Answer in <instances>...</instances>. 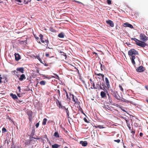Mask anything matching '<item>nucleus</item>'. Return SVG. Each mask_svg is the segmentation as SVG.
Masks as SVG:
<instances>
[{
	"instance_id": "nucleus-63",
	"label": "nucleus",
	"mask_w": 148,
	"mask_h": 148,
	"mask_svg": "<svg viewBox=\"0 0 148 148\" xmlns=\"http://www.w3.org/2000/svg\"><path fill=\"white\" fill-rule=\"evenodd\" d=\"M81 112H82V113L83 114H84L85 115V114L84 113V112H83V110L82 109V110H81Z\"/></svg>"
},
{
	"instance_id": "nucleus-54",
	"label": "nucleus",
	"mask_w": 148,
	"mask_h": 148,
	"mask_svg": "<svg viewBox=\"0 0 148 148\" xmlns=\"http://www.w3.org/2000/svg\"><path fill=\"white\" fill-rule=\"evenodd\" d=\"M17 95L19 97H21V96L20 95V94L17 93Z\"/></svg>"
},
{
	"instance_id": "nucleus-53",
	"label": "nucleus",
	"mask_w": 148,
	"mask_h": 148,
	"mask_svg": "<svg viewBox=\"0 0 148 148\" xmlns=\"http://www.w3.org/2000/svg\"><path fill=\"white\" fill-rule=\"evenodd\" d=\"M32 138H34V139H40V138H36V137H32Z\"/></svg>"
},
{
	"instance_id": "nucleus-49",
	"label": "nucleus",
	"mask_w": 148,
	"mask_h": 148,
	"mask_svg": "<svg viewBox=\"0 0 148 148\" xmlns=\"http://www.w3.org/2000/svg\"><path fill=\"white\" fill-rule=\"evenodd\" d=\"M101 76L102 77L103 80L104 78V75L102 74Z\"/></svg>"
},
{
	"instance_id": "nucleus-58",
	"label": "nucleus",
	"mask_w": 148,
	"mask_h": 148,
	"mask_svg": "<svg viewBox=\"0 0 148 148\" xmlns=\"http://www.w3.org/2000/svg\"><path fill=\"white\" fill-rule=\"evenodd\" d=\"M64 90L65 91L66 95H68V93L64 89Z\"/></svg>"
},
{
	"instance_id": "nucleus-55",
	"label": "nucleus",
	"mask_w": 148,
	"mask_h": 148,
	"mask_svg": "<svg viewBox=\"0 0 148 148\" xmlns=\"http://www.w3.org/2000/svg\"><path fill=\"white\" fill-rule=\"evenodd\" d=\"M129 129H130V130H132V129H133V128H132V129L131 128V127H130V126L129 127H128Z\"/></svg>"
},
{
	"instance_id": "nucleus-23",
	"label": "nucleus",
	"mask_w": 148,
	"mask_h": 148,
	"mask_svg": "<svg viewBox=\"0 0 148 148\" xmlns=\"http://www.w3.org/2000/svg\"><path fill=\"white\" fill-rule=\"evenodd\" d=\"M135 58V56H132L131 57V60L132 62V64H135V62L134 60Z\"/></svg>"
},
{
	"instance_id": "nucleus-3",
	"label": "nucleus",
	"mask_w": 148,
	"mask_h": 148,
	"mask_svg": "<svg viewBox=\"0 0 148 148\" xmlns=\"http://www.w3.org/2000/svg\"><path fill=\"white\" fill-rule=\"evenodd\" d=\"M40 39L41 42L45 44V46L46 47V48H49L48 47V44H49V41L48 39L45 38H43V36L42 34H40L39 35Z\"/></svg>"
},
{
	"instance_id": "nucleus-5",
	"label": "nucleus",
	"mask_w": 148,
	"mask_h": 148,
	"mask_svg": "<svg viewBox=\"0 0 148 148\" xmlns=\"http://www.w3.org/2000/svg\"><path fill=\"white\" fill-rule=\"evenodd\" d=\"M101 84L100 82H98L97 83H96V89H101L104 90L105 88H103L101 86Z\"/></svg>"
},
{
	"instance_id": "nucleus-33",
	"label": "nucleus",
	"mask_w": 148,
	"mask_h": 148,
	"mask_svg": "<svg viewBox=\"0 0 148 148\" xmlns=\"http://www.w3.org/2000/svg\"><path fill=\"white\" fill-rule=\"evenodd\" d=\"M102 74H101V73H95V75H97V76H101L102 75Z\"/></svg>"
},
{
	"instance_id": "nucleus-35",
	"label": "nucleus",
	"mask_w": 148,
	"mask_h": 148,
	"mask_svg": "<svg viewBox=\"0 0 148 148\" xmlns=\"http://www.w3.org/2000/svg\"><path fill=\"white\" fill-rule=\"evenodd\" d=\"M119 87L120 88V89L121 90V91L122 92L123 91V88L122 86L120 85H119Z\"/></svg>"
},
{
	"instance_id": "nucleus-29",
	"label": "nucleus",
	"mask_w": 148,
	"mask_h": 148,
	"mask_svg": "<svg viewBox=\"0 0 148 148\" xmlns=\"http://www.w3.org/2000/svg\"><path fill=\"white\" fill-rule=\"evenodd\" d=\"M47 119L46 118H44L42 124L43 125H45L46 124V123L47 121Z\"/></svg>"
},
{
	"instance_id": "nucleus-45",
	"label": "nucleus",
	"mask_w": 148,
	"mask_h": 148,
	"mask_svg": "<svg viewBox=\"0 0 148 148\" xmlns=\"http://www.w3.org/2000/svg\"><path fill=\"white\" fill-rule=\"evenodd\" d=\"M15 1H16V2L18 3H21V0H15Z\"/></svg>"
},
{
	"instance_id": "nucleus-10",
	"label": "nucleus",
	"mask_w": 148,
	"mask_h": 148,
	"mask_svg": "<svg viewBox=\"0 0 148 148\" xmlns=\"http://www.w3.org/2000/svg\"><path fill=\"white\" fill-rule=\"evenodd\" d=\"M106 22L111 27H112L114 26V24L112 21L109 20L106 21Z\"/></svg>"
},
{
	"instance_id": "nucleus-14",
	"label": "nucleus",
	"mask_w": 148,
	"mask_h": 148,
	"mask_svg": "<svg viewBox=\"0 0 148 148\" xmlns=\"http://www.w3.org/2000/svg\"><path fill=\"white\" fill-rule=\"evenodd\" d=\"M27 114L29 116V119L30 121H32V111L31 112H28Z\"/></svg>"
},
{
	"instance_id": "nucleus-25",
	"label": "nucleus",
	"mask_w": 148,
	"mask_h": 148,
	"mask_svg": "<svg viewBox=\"0 0 148 148\" xmlns=\"http://www.w3.org/2000/svg\"><path fill=\"white\" fill-rule=\"evenodd\" d=\"M58 36L60 38H64V34L63 32H61L58 35Z\"/></svg>"
},
{
	"instance_id": "nucleus-1",
	"label": "nucleus",
	"mask_w": 148,
	"mask_h": 148,
	"mask_svg": "<svg viewBox=\"0 0 148 148\" xmlns=\"http://www.w3.org/2000/svg\"><path fill=\"white\" fill-rule=\"evenodd\" d=\"M140 40L135 38H132L131 39L136 42V44L138 46L142 47H144L147 46V44L145 43L148 40V37L146 36L144 34L141 33L140 35Z\"/></svg>"
},
{
	"instance_id": "nucleus-19",
	"label": "nucleus",
	"mask_w": 148,
	"mask_h": 148,
	"mask_svg": "<svg viewBox=\"0 0 148 148\" xmlns=\"http://www.w3.org/2000/svg\"><path fill=\"white\" fill-rule=\"evenodd\" d=\"M64 110L66 111V116H67V117L68 118H69V111L68 109V108H66V107H65V108H64Z\"/></svg>"
},
{
	"instance_id": "nucleus-26",
	"label": "nucleus",
	"mask_w": 148,
	"mask_h": 148,
	"mask_svg": "<svg viewBox=\"0 0 148 148\" xmlns=\"http://www.w3.org/2000/svg\"><path fill=\"white\" fill-rule=\"evenodd\" d=\"M60 147V145L56 144L52 145V148H58Z\"/></svg>"
},
{
	"instance_id": "nucleus-56",
	"label": "nucleus",
	"mask_w": 148,
	"mask_h": 148,
	"mask_svg": "<svg viewBox=\"0 0 148 148\" xmlns=\"http://www.w3.org/2000/svg\"><path fill=\"white\" fill-rule=\"evenodd\" d=\"M39 60L40 62L41 63H42L43 64H44V63H43L42 60H41V59H40V60Z\"/></svg>"
},
{
	"instance_id": "nucleus-32",
	"label": "nucleus",
	"mask_w": 148,
	"mask_h": 148,
	"mask_svg": "<svg viewBox=\"0 0 148 148\" xmlns=\"http://www.w3.org/2000/svg\"><path fill=\"white\" fill-rule=\"evenodd\" d=\"M92 86L93 87H91V88L96 89V86L94 82H93V83H92Z\"/></svg>"
},
{
	"instance_id": "nucleus-17",
	"label": "nucleus",
	"mask_w": 148,
	"mask_h": 148,
	"mask_svg": "<svg viewBox=\"0 0 148 148\" xmlns=\"http://www.w3.org/2000/svg\"><path fill=\"white\" fill-rule=\"evenodd\" d=\"M106 109H108L110 111H112L113 108L111 106H105L104 108Z\"/></svg>"
},
{
	"instance_id": "nucleus-52",
	"label": "nucleus",
	"mask_w": 148,
	"mask_h": 148,
	"mask_svg": "<svg viewBox=\"0 0 148 148\" xmlns=\"http://www.w3.org/2000/svg\"><path fill=\"white\" fill-rule=\"evenodd\" d=\"M2 79V78L1 77H0V83L2 82L1 79Z\"/></svg>"
},
{
	"instance_id": "nucleus-41",
	"label": "nucleus",
	"mask_w": 148,
	"mask_h": 148,
	"mask_svg": "<svg viewBox=\"0 0 148 148\" xmlns=\"http://www.w3.org/2000/svg\"><path fill=\"white\" fill-rule=\"evenodd\" d=\"M39 123H37L35 126H36V128H37L39 126Z\"/></svg>"
},
{
	"instance_id": "nucleus-62",
	"label": "nucleus",
	"mask_w": 148,
	"mask_h": 148,
	"mask_svg": "<svg viewBox=\"0 0 148 148\" xmlns=\"http://www.w3.org/2000/svg\"><path fill=\"white\" fill-rule=\"evenodd\" d=\"M44 65L45 66H48V64H44Z\"/></svg>"
},
{
	"instance_id": "nucleus-59",
	"label": "nucleus",
	"mask_w": 148,
	"mask_h": 148,
	"mask_svg": "<svg viewBox=\"0 0 148 148\" xmlns=\"http://www.w3.org/2000/svg\"><path fill=\"white\" fill-rule=\"evenodd\" d=\"M75 2H77V3H81V4H82V3L80 2H79V1H75Z\"/></svg>"
},
{
	"instance_id": "nucleus-8",
	"label": "nucleus",
	"mask_w": 148,
	"mask_h": 148,
	"mask_svg": "<svg viewBox=\"0 0 148 148\" xmlns=\"http://www.w3.org/2000/svg\"><path fill=\"white\" fill-rule=\"evenodd\" d=\"M16 71L18 72H19L22 73H23L24 72V68L23 67H21L17 68L16 69Z\"/></svg>"
},
{
	"instance_id": "nucleus-64",
	"label": "nucleus",
	"mask_w": 148,
	"mask_h": 148,
	"mask_svg": "<svg viewBox=\"0 0 148 148\" xmlns=\"http://www.w3.org/2000/svg\"><path fill=\"white\" fill-rule=\"evenodd\" d=\"M103 122L105 124H106V123H107V122L105 121H103Z\"/></svg>"
},
{
	"instance_id": "nucleus-50",
	"label": "nucleus",
	"mask_w": 148,
	"mask_h": 148,
	"mask_svg": "<svg viewBox=\"0 0 148 148\" xmlns=\"http://www.w3.org/2000/svg\"><path fill=\"white\" fill-rule=\"evenodd\" d=\"M143 133L142 132H140V134H139V136H140V137H142V136L143 135Z\"/></svg>"
},
{
	"instance_id": "nucleus-2",
	"label": "nucleus",
	"mask_w": 148,
	"mask_h": 148,
	"mask_svg": "<svg viewBox=\"0 0 148 148\" xmlns=\"http://www.w3.org/2000/svg\"><path fill=\"white\" fill-rule=\"evenodd\" d=\"M111 94L116 99L120 100L121 101H123L127 103H130L133 104L134 102L132 101H130L125 99L123 98L122 99L118 94L117 92L116 91H112Z\"/></svg>"
},
{
	"instance_id": "nucleus-16",
	"label": "nucleus",
	"mask_w": 148,
	"mask_h": 148,
	"mask_svg": "<svg viewBox=\"0 0 148 148\" xmlns=\"http://www.w3.org/2000/svg\"><path fill=\"white\" fill-rule=\"evenodd\" d=\"M100 95L101 98H105L106 97V94L105 92L104 91H101L100 93Z\"/></svg>"
},
{
	"instance_id": "nucleus-34",
	"label": "nucleus",
	"mask_w": 148,
	"mask_h": 148,
	"mask_svg": "<svg viewBox=\"0 0 148 148\" xmlns=\"http://www.w3.org/2000/svg\"><path fill=\"white\" fill-rule=\"evenodd\" d=\"M107 3L109 5L111 4L112 3L111 1L110 0H107Z\"/></svg>"
},
{
	"instance_id": "nucleus-20",
	"label": "nucleus",
	"mask_w": 148,
	"mask_h": 148,
	"mask_svg": "<svg viewBox=\"0 0 148 148\" xmlns=\"http://www.w3.org/2000/svg\"><path fill=\"white\" fill-rule=\"evenodd\" d=\"M107 95L108 97L109 101L110 103H111L112 102L111 96L108 93H107Z\"/></svg>"
},
{
	"instance_id": "nucleus-37",
	"label": "nucleus",
	"mask_w": 148,
	"mask_h": 148,
	"mask_svg": "<svg viewBox=\"0 0 148 148\" xmlns=\"http://www.w3.org/2000/svg\"><path fill=\"white\" fill-rule=\"evenodd\" d=\"M2 131L3 132H7V130L5 127H3L2 129Z\"/></svg>"
},
{
	"instance_id": "nucleus-43",
	"label": "nucleus",
	"mask_w": 148,
	"mask_h": 148,
	"mask_svg": "<svg viewBox=\"0 0 148 148\" xmlns=\"http://www.w3.org/2000/svg\"><path fill=\"white\" fill-rule=\"evenodd\" d=\"M93 54H95V56H96V57H97L98 56V55L97 54V53L95 52H94L93 53Z\"/></svg>"
},
{
	"instance_id": "nucleus-12",
	"label": "nucleus",
	"mask_w": 148,
	"mask_h": 148,
	"mask_svg": "<svg viewBox=\"0 0 148 148\" xmlns=\"http://www.w3.org/2000/svg\"><path fill=\"white\" fill-rule=\"evenodd\" d=\"M144 68L142 66H140L136 69L137 71L139 72H141L144 71Z\"/></svg>"
},
{
	"instance_id": "nucleus-48",
	"label": "nucleus",
	"mask_w": 148,
	"mask_h": 148,
	"mask_svg": "<svg viewBox=\"0 0 148 148\" xmlns=\"http://www.w3.org/2000/svg\"><path fill=\"white\" fill-rule=\"evenodd\" d=\"M10 148H15L14 147V144H12V145L11 146V147H10Z\"/></svg>"
},
{
	"instance_id": "nucleus-42",
	"label": "nucleus",
	"mask_w": 148,
	"mask_h": 148,
	"mask_svg": "<svg viewBox=\"0 0 148 148\" xmlns=\"http://www.w3.org/2000/svg\"><path fill=\"white\" fill-rule=\"evenodd\" d=\"M125 121H126V122L127 123V126L128 127H129L130 126V124L129 123H127V121H128L127 120H126V119H125Z\"/></svg>"
},
{
	"instance_id": "nucleus-30",
	"label": "nucleus",
	"mask_w": 148,
	"mask_h": 148,
	"mask_svg": "<svg viewBox=\"0 0 148 148\" xmlns=\"http://www.w3.org/2000/svg\"><path fill=\"white\" fill-rule=\"evenodd\" d=\"M61 53H62L61 54L62 56L64 57V58L65 59H66L67 58V56L66 55V53H65L64 52H61Z\"/></svg>"
},
{
	"instance_id": "nucleus-15",
	"label": "nucleus",
	"mask_w": 148,
	"mask_h": 148,
	"mask_svg": "<svg viewBox=\"0 0 148 148\" xmlns=\"http://www.w3.org/2000/svg\"><path fill=\"white\" fill-rule=\"evenodd\" d=\"M26 77L24 74H22L21 75L19 79L20 81H22L23 79H26Z\"/></svg>"
},
{
	"instance_id": "nucleus-7",
	"label": "nucleus",
	"mask_w": 148,
	"mask_h": 148,
	"mask_svg": "<svg viewBox=\"0 0 148 148\" xmlns=\"http://www.w3.org/2000/svg\"><path fill=\"white\" fill-rule=\"evenodd\" d=\"M123 26L125 27H129L131 28H133V26L131 24L127 22L123 24Z\"/></svg>"
},
{
	"instance_id": "nucleus-38",
	"label": "nucleus",
	"mask_w": 148,
	"mask_h": 148,
	"mask_svg": "<svg viewBox=\"0 0 148 148\" xmlns=\"http://www.w3.org/2000/svg\"><path fill=\"white\" fill-rule=\"evenodd\" d=\"M84 121L86 122V123H89V122L88 121V120H87V119L86 118H84L83 119Z\"/></svg>"
},
{
	"instance_id": "nucleus-4",
	"label": "nucleus",
	"mask_w": 148,
	"mask_h": 148,
	"mask_svg": "<svg viewBox=\"0 0 148 148\" xmlns=\"http://www.w3.org/2000/svg\"><path fill=\"white\" fill-rule=\"evenodd\" d=\"M138 54V52L134 49H132L128 51L129 55L131 56H134L133 55H137Z\"/></svg>"
},
{
	"instance_id": "nucleus-18",
	"label": "nucleus",
	"mask_w": 148,
	"mask_h": 148,
	"mask_svg": "<svg viewBox=\"0 0 148 148\" xmlns=\"http://www.w3.org/2000/svg\"><path fill=\"white\" fill-rule=\"evenodd\" d=\"M96 128H99V129H103L106 128L105 127H103V125H95L94 126Z\"/></svg>"
},
{
	"instance_id": "nucleus-60",
	"label": "nucleus",
	"mask_w": 148,
	"mask_h": 148,
	"mask_svg": "<svg viewBox=\"0 0 148 148\" xmlns=\"http://www.w3.org/2000/svg\"><path fill=\"white\" fill-rule=\"evenodd\" d=\"M66 97H67V98L69 99H71L69 97L68 95H66Z\"/></svg>"
},
{
	"instance_id": "nucleus-36",
	"label": "nucleus",
	"mask_w": 148,
	"mask_h": 148,
	"mask_svg": "<svg viewBox=\"0 0 148 148\" xmlns=\"http://www.w3.org/2000/svg\"><path fill=\"white\" fill-rule=\"evenodd\" d=\"M35 57L38 60H40V58L39 57V56L38 55H36V56Z\"/></svg>"
},
{
	"instance_id": "nucleus-46",
	"label": "nucleus",
	"mask_w": 148,
	"mask_h": 148,
	"mask_svg": "<svg viewBox=\"0 0 148 148\" xmlns=\"http://www.w3.org/2000/svg\"><path fill=\"white\" fill-rule=\"evenodd\" d=\"M18 92H21V87L20 86L18 87Z\"/></svg>"
},
{
	"instance_id": "nucleus-39",
	"label": "nucleus",
	"mask_w": 148,
	"mask_h": 148,
	"mask_svg": "<svg viewBox=\"0 0 148 148\" xmlns=\"http://www.w3.org/2000/svg\"><path fill=\"white\" fill-rule=\"evenodd\" d=\"M50 30L52 32H54L55 31V29L51 27L50 28Z\"/></svg>"
},
{
	"instance_id": "nucleus-47",
	"label": "nucleus",
	"mask_w": 148,
	"mask_h": 148,
	"mask_svg": "<svg viewBox=\"0 0 148 148\" xmlns=\"http://www.w3.org/2000/svg\"><path fill=\"white\" fill-rule=\"evenodd\" d=\"M45 56L47 57H49V54L48 53H45Z\"/></svg>"
},
{
	"instance_id": "nucleus-6",
	"label": "nucleus",
	"mask_w": 148,
	"mask_h": 148,
	"mask_svg": "<svg viewBox=\"0 0 148 148\" xmlns=\"http://www.w3.org/2000/svg\"><path fill=\"white\" fill-rule=\"evenodd\" d=\"M70 96L71 98H72L73 101L75 102V103L79 104V100L77 98L74 96L73 94H72L70 93Z\"/></svg>"
},
{
	"instance_id": "nucleus-21",
	"label": "nucleus",
	"mask_w": 148,
	"mask_h": 148,
	"mask_svg": "<svg viewBox=\"0 0 148 148\" xmlns=\"http://www.w3.org/2000/svg\"><path fill=\"white\" fill-rule=\"evenodd\" d=\"M10 96L14 99H18L17 97L13 93H11Z\"/></svg>"
},
{
	"instance_id": "nucleus-40",
	"label": "nucleus",
	"mask_w": 148,
	"mask_h": 148,
	"mask_svg": "<svg viewBox=\"0 0 148 148\" xmlns=\"http://www.w3.org/2000/svg\"><path fill=\"white\" fill-rule=\"evenodd\" d=\"M114 142H116L118 143H119L120 142V139H118V140H114Z\"/></svg>"
},
{
	"instance_id": "nucleus-28",
	"label": "nucleus",
	"mask_w": 148,
	"mask_h": 148,
	"mask_svg": "<svg viewBox=\"0 0 148 148\" xmlns=\"http://www.w3.org/2000/svg\"><path fill=\"white\" fill-rule=\"evenodd\" d=\"M54 136L56 138H58L59 137V135L58 132H56L54 134Z\"/></svg>"
},
{
	"instance_id": "nucleus-57",
	"label": "nucleus",
	"mask_w": 148,
	"mask_h": 148,
	"mask_svg": "<svg viewBox=\"0 0 148 148\" xmlns=\"http://www.w3.org/2000/svg\"><path fill=\"white\" fill-rule=\"evenodd\" d=\"M145 87L146 89L148 90V86H145Z\"/></svg>"
},
{
	"instance_id": "nucleus-24",
	"label": "nucleus",
	"mask_w": 148,
	"mask_h": 148,
	"mask_svg": "<svg viewBox=\"0 0 148 148\" xmlns=\"http://www.w3.org/2000/svg\"><path fill=\"white\" fill-rule=\"evenodd\" d=\"M58 102L59 107L60 108H61L63 110H64V108H65V107L64 106H63L62 105V104L60 102L58 101Z\"/></svg>"
},
{
	"instance_id": "nucleus-22",
	"label": "nucleus",
	"mask_w": 148,
	"mask_h": 148,
	"mask_svg": "<svg viewBox=\"0 0 148 148\" xmlns=\"http://www.w3.org/2000/svg\"><path fill=\"white\" fill-rule=\"evenodd\" d=\"M12 73H14V75H16L18 77H19V75H18V71H16V70H14L13 71H12Z\"/></svg>"
},
{
	"instance_id": "nucleus-9",
	"label": "nucleus",
	"mask_w": 148,
	"mask_h": 148,
	"mask_svg": "<svg viewBox=\"0 0 148 148\" xmlns=\"http://www.w3.org/2000/svg\"><path fill=\"white\" fill-rule=\"evenodd\" d=\"M15 60L16 61H18L21 58V56L18 53H15L14 54Z\"/></svg>"
},
{
	"instance_id": "nucleus-27",
	"label": "nucleus",
	"mask_w": 148,
	"mask_h": 148,
	"mask_svg": "<svg viewBox=\"0 0 148 148\" xmlns=\"http://www.w3.org/2000/svg\"><path fill=\"white\" fill-rule=\"evenodd\" d=\"M41 85H44L46 84V82L45 81L42 80L39 82Z\"/></svg>"
},
{
	"instance_id": "nucleus-13",
	"label": "nucleus",
	"mask_w": 148,
	"mask_h": 148,
	"mask_svg": "<svg viewBox=\"0 0 148 148\" xmlns=\"http://www.w3.org/2000/svg\"><path fill=\"white\" fill-rule=\"evenodd\" d=\"M79 143L81 144L82 146L84 147L86 146L88 144L87 142L86 141H81L79 142Z\"/></svg>"
},
{
	"instance_id": "nucleus-61",
	"label": "nucleus",
	"mask_w": 148,
	"mask_h": 148,
	"mask_svg": "<svg viewBox=\"0 0 148 148\" xmlns=\"http://www.w3.org/2000/svg\"><path fill=\"white\" fill-rule=\"evenodd\" d=\"M44 77H45V78H47L48 79H49V78L48 77H47V76H45V75H44Z\"/></svg>"
},
{
	"instance_id": "nucleus-11",
	"label": "nucleus",
	"mask_w": 148,
	"mask_h": 148,
	"mask_svg": "<svg viewBox=\"0 0 148 148\" xmlns=\"http://www.w3.org/2000/svg\"><path fill=\"white\" fill-rule=\"evenodd\" d=\"M105 80L107 87L108 88H109L110 86L109 84V82L108 78L107 77H106L105 78Z\"/></svg>"
},
{
	"instance_id": "nucleus-44",
	"label": "nucleus",
	"mask_w": 148,
	"mask_h": 148,
	"mask_svg": "<svg viewBox=\"0 0 148 148\" xmlns=\"http://www.w3.org/2000/svg\"><path fill=\"white\" fill-rule=\"evenodd\" d=\"M131 133L132 134H134L135 133V130H131Z\"/></svg>"
},
{
	"instance_id": "nucleus-31",
	"label": "nucleus",
	"mask_w": 148,
	"mask_h": 148,
	"mask_svg": "<svg viewBox=\"0 0 148 148\" xmlns=\"http://www.w3.org/2000/svg\"><path fill=\"white\" fill-rule=\"evenodd\" d=\"M100 64H101L100 68L101 70V71H103V69H104L105 70L106 68L105 66L104 65H103L102 64H101L100 63Z\"/></svg>"
},
{
	"instance_id": "nucleus-51",
	"label": "nucleus",
	"mask_w": 148,
	"mask_h": 148,
	"mask_svg": "<svg viewBox=\"0 0 148 148\" xmlns=\"http://www.w3.org/2000/svg\"><path fill=\"white\" fill-rule=\"evenodd\" d=\"M90 82L91 83V84H92V83H93V82H94L93 81H92V80L91 79H90Z\"/></svg>"
}]
</instances>
